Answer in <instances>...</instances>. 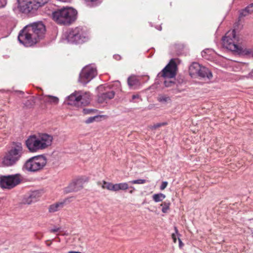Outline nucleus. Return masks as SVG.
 Masks as SVG:
<instances>
[{"instance_id":"1","label":"nucleus","mask_w":253,"mask_h":253,"mask_svg":"<svg viewBox=\"0 0 253 253\" xmlns=\"http://www.w3.org/2000/svg\"><path fill=\"white\" fill-rule=\"evenodd\" d=\"M45 32V27L42 22H34L27 25L20 31L18 39L25 46H31L43 37Z\"/></svg>"},{"instance_id":"2","label":"nucleus","mask_w":253,"mask_h":253,"mask_svg":"<svg viewBox=\"0 0 253 253\" xmlns=\"http://www.w3.org/2000/svg\"><path fill=\"white\" fill-rule=\"evenodd\" d=\"M222 40L224 46L229 50L242 55L253 57V48H244L238 44V38L236 36L235 30L227 32Z\"/></svg>"},{"instance_id":"3","label":"nucleus","mask_w":253,"mask_h":253,"mask_svg":"<svg viewBox=\"0 0 253 253\" xmlns=\"http://www.w3.org/2000/svg\"><path fill=\"white\" fill-rule=\"evenodd\" d=\"M52 140L51 135L44 133L38 136H30L26 141V145L30 152H35L50 146Z\"/></svg>"},{"instance_id":"4","label":"nucleus","mask_w":253,"mask_h":253,"mask_svg":"<svg viewBox=\"0 0 253 253\" xmlns=\"http://www.w3.org/2000/svg\"><path fill=\"white\" fill-rule=\"evenodd\" d=\"M77 11L71 7H63L52 12L53 19L61 25H69L76 19Z\"/></svg>"},{"instance_id":"5","label":"nucleus","mask_w":253,"mask_h":253,"mask_svg":"<svg viewBox=\"0 0 253 253\" xmlns=\"http://www.w3.org/2000/svg\"><path fill=\"white\" fill-rule=\"evenodd\" d=\"M24 153L21 143H14L11 149L8 151L2 159V164L4 166L9 167L15 165Z\"/></svg>"},{"instance_id":"6","label":"nucleus","mask_w":253,"mask_h":253,"mask_svg":"<svg viewBox=\"0 0 253 253\" xmlns=\"http://www.w3.org/2000/svg\"><path fill=\"white\" fill-rule=\"evenodd\" d=\"M66 39L69 42L79 44L87 41L88 37L86 31L83 28L77 27L68 31Z\"/></svg>"},{"instance_id":"7","label":"nucleus","mask_w":253,"mask_h":253,"mask_svg":"<svg viewBox=\"0 0 253 253\" xmlns=\"http://www.w3.org/2000/svg\"><path fill=\"white\" fill-rule=\"evenodd\" d=\"M48 0H18V8L23 13L34 12L43 6Z\"/></svg>"},{"instance_id":"8","label":"nucleus","mask_w":253,"mask_h":253,"mask_svg":"<svg viewBox=\"0 0 253 253\" xmlns=\"http://www.w3.org/2000/svg\"><path fill=\"white\" fill-rule=\"evenodd\" d=\"M46 159L42 155L31 158L24 165V168L29 171H37L42 169L46 165Z\"/></svg>"},{"instance_id":"9","label":"nucleus","mask_w":253,"mask_h":253,"mask_svg":"<svg viewBox=\"0 0 253 253\" xmlns=\"http://www.w3.org/2000/svg\"><path fill=\"white\" fill-rule=\"evenodd\" d=\"M189 75L192 78L200 77L210 79L212 75L208 68L202 66L197 62H193L189 67Z\"/></svg>"},{"instance_id":"10","label":"nucleus","mask_w":253,"mask_h":253,"mask_svg":"<svg viewBox=\"0 0 253 253\" xmlns=\"http://www.w3.org/2000/svg\"><path fill=\"white\" fill-rule=\"evenodd\" d=\"M21 181V175L19 174L1 176L0 186L2 188L10 189L19 184Z\"/></svg>"},{"instance_id":"11","label":"nucleus","mask_w":253,"mask_h":253,"mask_svg":"<svg viewBox=\"0 0 253 253\" xmlns=\"http://www.w3.org/2000/svg\"><path fill=\"white\" fill-rule=\"evenodd\" d=\"M97 75L96 68L92 66H87L82 70L79 82L83 84L89 83Z\"/></svg>"},{"instance_id":"12","label":"nucleus","mask_w":253,"mask_h":253,"mask_svg":"<svg viewBox=\"0 0 253 253\" xmlns=\"http://www.w3.org/2000/svg\"><path fill=\"white\" fill-rule=\"evenodd\" d=\"M177 66L174 59H171L169 64L158 74V77L165 78H173L176 75Z\"/></svg>"},{"instance_id":"13","label":"nucleus","mask_w":253,"mask_h":253,"mask_svg":"<svg viewBox=\"0 0 253 253\" xmlns=\"http://www.w3.org/2000/svg\"><path fill=\"white\" fill-rule=\"evenodd\" d=\"M88 181V178L86 176L79 177L74 179L68 187L65 188L66 193L77 192L83 188L84 184Z\"/></svg>"},{"instance_id":"14","label":"nucleus","mask_w":253,"mask_h":253,"mask_svg":"<svg viewBox=\"0 0 253 253\" xmlns=\"http://www.w3.org/2000/svg\"><path fill=\"white\" fill-rule=\"evenodd\" d=\"M115 94V92L113 90L105 91L98 95V101L99 103H103L113 98Z\"/></svg>"},{"instance_id":"15","label":"nucleus","mask_w":253,"mask_h":253,"mask_svg":"<svg viewBox=\"0 0 253 253\" xmlns=\"http://www.w3.org/2000/svg\"><path fill=\"white\" fill-rule=\"evenodd\" d=\"M79 93L75 92L68 96L69 103L70 105L79 106V100H82V98L79 95Z\"/></svg>"},{"instance_id":"16","label":"nucleus","mask_w":253,"mask_h":253,"mask_svg":"<svg viewBox=\"0 0 253 253\" xmlns=\"http://www.w3.org/2000/svg\"><path fill=\"white\" fill-rule=\"evenodd\" d=\"M127 84L133 89H136L140 84L139 80L134 76H131L127 79Z\"/></svg>"},{"instance_id":"17","label":"nucleus","mask_w":253,"mask_h":253,"mask_svg":"<svg viewBox=\"0 0 253 253\" xmlns=\"http://www.w3.org/2000/svg\"><path fill=\"white\" fill-rule=\"evenodd\" d=\"M40 99L44 102H49L54 104H57L59 101V99L57 97L51 95L42 96L40 97Z\"/></svg>"},{"instance_id":"18","label":"nucleus","mask_w":253,"mask_h":253,"mask_svg":"<svg viewBox=\"0 0 253 253\" xmlns=\"http://www.w3.org/2000/svg\"><path fill=\"white\" fill-rule=\"evenodd\" d=\"M79 95L82 98V100H79V106H85L89 103V95L88 93H86L84 95H82L80 93Z\"/></svg>"},{"instance_id":"19","label":"nucleus","mask_w":253,"mask_h":253,"mask_svg":"<svg viewBox=\"0 0 253 253\" xmlns=\"http://www.w3.org/2000/svg\"><path fill=\"white\" fill-rule=\"evenodd\" d=\"M157 100L163 103L166 104L171 101L170 97L165 94H159L157 97Z\"/></svg>"},{"instance_id":"20","label":"nucleus","mask_w":253,"mask_h":253,"mask_svg":"<svg viewBox=\"0 0 253 253\" xmlns=\"http://www.w3.org/2000/svg\"><path fill=\"white\" fill-rule=\"evenodd\" d=\"M128 188V185L126 182L115 184V191L126 190Z\"/></svg>"},{"instance_id":"21","label":"nucleus","mask_w":253,"mask_h":253,"mask_svg":"<svg viewBox=\"0 0 253 253\" xmlns=\"http://www.w3.org/2000/svg\"><path fill=\"white\" fill-rule=\"evenodd\" d=\"M63 203H56L55 204L50 205L49 208V211L50 212H55L59 209V208L63 207Z\"/></svg>"},{"instance_id":"22","label":"nucleus","mask_w":253,"mask_h":253,"mask_svg":"<svg viewBox=\"0 0 253 253\" xmlns=\"http://www.w3.org/2000/svg\"><path fill=\"white\" fill-rule=\"evenodd\" d=\"M103 189H107L109 190L115 191V184L103 181V185L102 186Z\"/></svg>"},{"instance_id":"23","label":"nucleus","mask_w":253,"mask_h":253,"mask_svg":"<svg viewBox=\"0 0 253 253\" xmlns=\"http://www.w3.org/2000/svg\"><path fill=\"white\" fill-rule=\"evenodd\" d=\"M166 198V195L162 194H155L153 196V199L155 202L162 201Z\"/></svg>"},{"instance_id":"24","label":"nucleus","mask_w":253,"mask_h":253,"mask_svg":"<svg viewBox=\"0 0 253 253\" xmlns=\"http://www.w3.org/2000/svg\"><path fill=\"white\" fill-rule=\"evenodd\" d=\"M86 4L89 6H95L100 3L101 0H84Z\"/></svg>"},{"instance_id":"25","label":"nucleus","mask_w":253,"mask_h":253,"mask_svg":"<svg viewBox=\"0 0 253 253\" xmlns=\"http://www.w3.org/2000/svg\"><path fill=\"white\" fill-rule=\"evenodd\" d=\"M161 206L163 207L162 209V212L164 213H166L168 210L169 209V203L164 202L161 205Z\"/></svg>"},{"instance_id":"26","label":"nucleus","mask_w":253,"mask_h":253,"mask_svg":"<svg viewBox=\"0 0 253 253\" xmlns=\"http://www.w3.org/2000/svg\"><path fill=\"white\" fill-rule=\"evenodd\" d=\"M37 192H33L29 196V199H31V200H30L29 201H27V203L28 204H31L32 202H34V201H35L36 200V199H35L36 198V196L37 194Z\"/></svg>"},{"instance_id":"27","label":"nucleus","mask_w":253,"mask_h":253,"mask_svg":"<svg viewBox=\"0 0 253 253\" xmlns=\"http://www.w3.org/2000/svg\"><path fill=\"white\" fill-rule=\"evenodd\" d=\"M129 182L131 184H144V183H146V180L140 179L133 180L132 181H130Z\"/></svg>"},{"instance_id":"28","label":"nucleus","mask_w":253,"mask_h":253,"mask_svg":"<svg viewBox=\"0 0 253 253\" xmlns=\"http://www.w3.org/2000/svg\"><path fill=\"white\" fill-rule=\"evenodd\" d=\"M167 125L166 123H158L157 124L154 125L153 126H151V128L152 129H155L157 128L161 127L162 126H164Z\"/></svg>"},{"instance_id":"29","label":"nucleus","mask_w":253,"mask_h":253,"mask_svg":"<svg viewBox=\"0 0 253 253\" xmlns=\"http://www.w3.org/2000/svg\"><path fill=\"white\" fill-rule=\"evenodd\" d=\"M164 84L166 87H169L172 86V85L174 84V82L171 81H165L164 82Z\"/></svg>"},{"instance_id":"30","label":"nucleus","mask_w":253,"mask_h":253,"mask_svg":"<svg viewBox=\"0 0 253 253\" xmlns=\"http://www.w3.org/2000/svg\"><path fill=\"white\" fill-rule=\"evenodd\" d=\"M168 184V183L167 181L163 182L161 185L160 186V189L161 190H164L167 187Z\"/></svg>"},{"instance_id":"31","label":"nucleus","mask_w":253,"mask_h":253,"mask_svg":"<svg viewBox=\"0 0 253 253\" xmlns=\"http://www.w3.org/2000/svg\"><path fill=\"white\" fill-rule=\"evenodd\" d=\"M97 117L96 116V117H90L86 121V123H87V124H89V123H91L92 122H93L94 121V120L97 118Z\"/></svg>"},{"instance_id":"32","label":"nucleus","mask_w":253,"mask_h":253,"mask_svg":"<svg viewBox=\"0 0 253 253\" xmlns=\"http://www.w3.org/2000/svg\"><path fill=\"white\" fill-rule=\"evenodd\" d=\"M94 111V110H93V109H84V113L86 114H88L91 113Z\"/></svg>"},{"instance_id":"33","label":"nucleus","mask_w":253,"mask_h":253,"mask_svg":"<svg viewBox=\"0 0 253 253\" xmlns=\"http://www.w3.org/2000/svg\"><path fill=\"white\" fill-rule=\"evenodd\" d=\"M6 2V0H0V8L5 6Z\"/></svg>"},{"instance_id":"34","label":"nucleus","mask_w":253,"mask_h":253,"mask_svg":"<svg viewBox=\"0 0 253 253\" xmlns=\"http://www.w3.org/2000/svg\"><path fill=\"white\" fill-rule=\"evenodd\" d=\"M246 10L248 11V12L253 11V3L250 4V6H248L246 8Z\"/></svg>"},{"instance_id":"35","label":"nucleus","mask_w":253,"mask_h":253,"mask_svg":"<svg viewBox=\"0 0 253 253\" xmlns=\"http://www.w3.org/2000/svg\"><path fill=\"white\" fill-rule=\"evenodd\" d=\"M60 228L58 227V228H54L53 229H51L49 230V231L51 233H55V232H57L60 231Z\"/></svg>"},{"instance_id":"36","label":"nucleus","mask_w":253,"mask_h":253,"mask_svg":"<svg viewBox=\"0 0 253 253\" xmlns=\"http://www.w3.org/2000/svg\"><path fill=\"white\" fill-rule=\"evenodd\" d=\"M172 239L173 240V242L174 243H175L176 242V235H175V234L174 233H173L172 234Z\"/></svg>"},{"instance_id":"37","label":"nucleus","mask_w":253,"mask_h":253,"mask_svg":"<svg viewBox=\"0 0 253 253\" xmlns=\"http://www.w3.org/2000/svg\"><path fill=\"white\" fill-rule=\"evenodd\" d=\"M139 97V95H138V94H135V95H133L132 96V100H134L136 98H138Z\"/></svg>"},{"instance_id":"38","label":"nucleus","mask_w":253,"mask_h":253,"mask_svg":"<svg viewBox=\"0 0 253 253\" xmlns=\"http://www.w3.org/2000/svg\"><path fill=\"white\" fill-rule=\"evenodd\" d=\"M68 253H82L80 252H76V251H70Z\"/></svg>"},{"instance_id":"39","label":"nucleus","mask_w":253,"mask_h":253,"mask_svg":"<svg viewBox=\"0 0 253 253\" xmlns=\"http://www.w3.org/2000/svg\"><path fill=\"white\" fill-rule=\"evenodd\" d=\"M178 241H179V246L181 247V245L182 244V241H181V240L179 238H178Z\"/></svg>"},{"instance_id":"40","label":"nucleus","mask_w":253,"mask_h":253,"mask_svg":"<svg viewBox=\"0 0 253 253\" xmlns=\"http://www.w3.org/2000/svg\"><path fill=\"white\" fill-rule=\"evenodd\" d=\"M131 188H133V190H130L129 191V193L132 194L133 193V190H134V188L133 187H131Z\"/></svg>"},{"instance_id":"41","label":"nucleus","mask_w":253,"mask_h":253,"mask_svg":"<svg viewBox=\"0 0 253 253\" xmlns=\"http://www.w3.org/2000/svg\"><path fill=\"white\" fill-rule=\"evenodd\" d=\"M103 88V86L102 85H101L98 87V88L99 90H102Z\"/></svg>"},{"instance_id":"42","label":"nucleus","mask_w":253,"mask_h":253,"mask_svg":"<svg viewBox=\"0 0 253 253\" xmlns=\"http://www.w3.org/2000/svg\"><path fill=\"white\" fill-rule=\"evenodd\" d=\"M174 229H175V233H176V234H177V233H178V230H177V228L175 227H174Z\"/></svg>"}]
</instances>
